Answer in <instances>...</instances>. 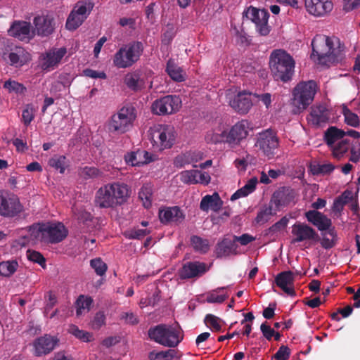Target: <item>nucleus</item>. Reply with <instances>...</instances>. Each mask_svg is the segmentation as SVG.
I'll return each instance as SVG.
<instances>
[{"instance_id": "f257e3e1", "label": "nucleus", "mask_w": 360, "mask_h": 360, "mask_svg": "<svg viewBox=\"0 0 360 360\" xmlns=\"http://www.w3.org/2000/svg\"><path fill=\"white\" fill-rule=\"evenodd\" d=\"M269 66L276 80L288 82L294 75L295 60L286 51L278 49L270 56Z\"/></svg>"}, {"instance_id": "f03ea898", "label": "nucleus", "mask_w": 360, "mask_h": 360, "mask_svg": "<svg viewBox=\"0 0 360 360\" xmlns=\"http://www.w3.org/2000/svg\"><path fill=\"white\" fill-rule=\"evenodd\" d=\"M148 335L151 340L167 347H175L183 340L181 330L167 324H159L150 328Z\"/></svg>"}, {"instance_id": "7ed1b4c3", "label": "nucleus", "mask_w": 360, "mask_h": 360, "mask_svg": "<svg viewBox=\"0 0 360 360\" xmlns=\"http://www.w3.org/2000/svg\"><path fill=\"white\" fill-rule=\"evenodd\" d=\"M136 118V110L131 105L123 106L113 114L108 123V130L117 134H122L132 128Z\"/></svg>"}, {"instance_id": "20e7f679", "label": "nucleus", "mask_w": 360, "mask_h": 360, "mask_svg": "<svg viewBox=\"0 0 360 360\" xmlns=\"http://www.w3.org/2000/svg\"><path fill=\"white\" fill-rule=\"evenodd\" d=\"M317 91L316 82L314 80L300 82L293 89V103L299 110H305L313 102Z\"/></svg>"}, {"instance_id": "39448f33", "label": "nucleus", "mask_w": 360, "mask_h": 360, "mask_svg": "<svg viewBox=\"0 0 360 360\" xmlns=\"http://www.w3.org/2000/svg\"><path fill=\"white\" fill-rule=\"evenodd\" d=\"M341 46H312L310 58L316 65L329 68L342 58Z\"/></svg>"}, {"instance_id": "423d86ee", "label": "nucleus", "mask_w": 360, "mask_h": 360, "mask_svg": "<svg viewBox=\"0 0 360 360\" xmlns=\"http://www.w3.org/2000/svg\"><path fill=\"white\" fill-rule=\"evenodd\" d=\"M250 124L246 120L236 123L229 132L224 131L220 135H214L213 141L228 143L231 146L238 145L248 135Z\"/></svg>"}, {"instance_id": "0eeeda50", "label": "nucleus", "mask_w": 360, "mask_h": 360, "mask_svg": "<svg viewBox=\"0 0 360 360\" xmlns=\"http://www.w3.org/2000/svg\"><path fill=\"white\" fill-rule=\"evenodd\" d=\"M255 146L259 148L267 159H273L279 146V139L276 133L270 129L259 133Z\"/></svg>"}, {"instance_id": "6e6552de", "label": "nucleus", "mask_w": 360, "mask_h": 360, "mask_svg": "<svg viewBox=\"0 0 360 360\" xmlns=\"http://www.w3.org/2000/svg\"><path fill=\"white\" fill-rule=\"evenodd\" d=\"M150 139L160 150L169 148L174 144L175 131L172 126L158 124L150 128Z\"/></svg>"}, {"instance_id": "1a4fd4ad", "label": "nucleus", "mask_w": 360, "mask_h": 360, "mask_svg": "<svg viewBox=\"0 0 360 360\" xmlns=\"http://www.w3.org/2000/svg\"><path fill=\"white\" fill-rule=\"evenodd\" d=\"M93 7L94 4L89 1H78L67 19V29L75 30L78 28L89 15Z\"/></svg>"}, {"instance_id": "9d476101", "label": "nucleus", "mask_w": 360, "mask_h": 360, "mask_svg": "<svg viewBox=\"0 0 360 360\" xmlns=\"http://www.w3.org/2000/svg\"><path fill=\"white\" fill-rule=\"evenodd\" d=\"M66 53L67 50L65 46L58 49L53 47L40 54L39 57V66L45 72L53 70L59 65Z\"/></svg>"}, {"instance_id": "9b49d317", "label": "nucleus", "mask_w": 360, "mask_h": 360, "mask_svg": "<svg viewBox=\"0 0 360 360\" xmlns=\"http://www.w3.org/2000/svg\"><path fill=\"white\" fill-rule=\"evenodd\" d=\"M244 15L255 24L256 30L260 35L266 36L269 34L271 26L268 22L269 14L266 10L250 6L244 12Z\"/></svg>"}, {"instance_id": "f8f14e48", "label": "nucleus", "mask_w": 360, "mask_h": 360, "mask_svg": "<svg viewBox=\"0 0 360 360\" xmlns=\"http://www.w3.org/2000/svg\"><path fill=\"white\" fill-rule=\"evenodd\" d=\"M181 105L180 98L175 95H167L155 100L152 104V112L158 115H167L177 112Z\"/></svg>"}, {"instance_id": "ddd939ff", "label": "nucleus", "mask_w": 360, "mask_h": 360, "mask_svg": "<svg viewBox=\"0 0 360 360\" xmlns=\"http://www.w3.org/2000/svg\"><path fill=\"white\" fill-rule=\"evenodd\" d=\"M140 46L122 47L115 55L114 65L118 68H127L131 67L139 58Z\"/></svg>"}, {"instance_id": "4468645a", "label": "nucleus", "mask_w": 360, "mask_h": 360, "mask_svg": "<svg viewBox=\"0 0 360 360\" xmlns=\"http://www.w3.org/2000/svg\"><path fill=\"white\" fill-rule=\"evenodd\" d=\"M296 194L294 189L288 186H282L276 190L269 200L278 212L288 207L291 203H295Z\"/></svg>"}, {"instance_id": "2eb2a0df", "label": "nucleus", "mask_w": 360, "mask_h": 360, "mask_svg": "<svg viewBox=\"0 0 360 360\" xmlns=\"http://www.w3.org/2000/svg\"><path fill=\"white\" fill-rule=\"evenodd\" d=\"M292 234L294 238L292 243H300L304 240L319 241L320 237L316 231L304 223L297 222L292 226Z\"/></svg>"}, {"instance_id": "dca6fc26", "label": "nucleus", "mask_w": 360, "mask_h": 360, "mask_svg": "<svg viewBox=\"0 0 360 360\" xmlns=\"http://www.w3.org/2000/svg\"><path fill=\"white\" fill-rule=\"evenodd\" d=\"M22 211V206L19 199L15 196H4L0 198V215L13 217Z\"/></svg>"}, {"instance_id": "f3484780", "label": "nucleus", "mask_w": 360, "mask_h": 360, "mask_svg": "<svg viewBox=\"0 0 360 360\" xmlns=\"http://www.w3.org/2000/svg\"><path fill=\"white\" fill-rule=\"evenodd\" d=\"M45 243H58L63 240L68 236V230L60 223H46Z\"/></svg>"}, {"instance_id": "a211bd4d", "label": "nucleus", "mask_w": 360, "mask_h": 360, "mask_svg": "<svg viewBox=\"0 0 360 360\" xmlns=\"http://www.w3.org/2000/svg\"><path fill=\"white\" fill-rule=\"evenodd\" d=\"M208 271L207 264L198 261L185 263L179 271L181 279H189L202 276Z\"/></svg>"}, {"instance_id": "6ab92c4d", "label": "nucleus", "mask_w": 360, "mask_h": 360, "mask_svg": "<svg viewBox=\"0 0 360 360\" xmlns=\"http://www.w3.org/2000/svg\"><path fill=\"white\" fill-rule=\"evenodd\" d=\"M307 11L314 16L321 17L330 13L333 8L331 0H304Z\"/></svg>"}, {"instance_id": "aec40b11", "label": "nucleus", "mask_w": 360, "mask_h": 360, "mask_svg": "<svg viewBox=\"0 0 360 360\" xmlns=\"http://www.w3.org/2000/svg\"><path fill=\"white\" fill-rule=\"evenodd\" d=\"M8 32L10 36L26 43L34 36V31L31 30L30 24L25 21L14 22Z\"/></svg>"}, {"instance_id": "412c9836", "label": "nucleus", "mask_w": 360, "mask_h": 360, "mask_svg": "<svg viewBox=\"0 0 360 360\" xmlns=\"http://www.w3.org/2000/svg\"><path fill=\"white\" fill-rule=\"evenodd\" d=\"M58 339L50 335H45L37 338L34 343V354L41 356L52 352L58 343Z\"/></svg>"}, {"instance_id": "4be33fe9", "label": "nucleus", "mask_w": 360, "mask_h": 360, "mask_svg": "<svg viewBox=\"0 0 360 360\" xmlns=\"http://www.w3.org/2000/svg\"><path fill=\"white\" fill-rule=\"evenodd\" d=\"M295 274L291 271H285L278 274L274 279L275 284L287 295L294 297L296 292L294 290Z\"/></svg>"}, {"instance_id": "5701e85b", "label": "nucleus", "mask_w": 360, "mask_h": 360, "mask_svg": "<svg viewBox=\"0 0 360 360\" xmlns=\"http://www.w3.org/2000/svg\"><path fill=\"white\" fill-rule=\"evenodd\" d=\"M146 74L138 69L128 72L124 78V83L128 89L133 91H139L146 86Z\"/></svg>"}, {"instance_id": "b1692460", "label": "nucleus", "mask_w": 360, "mask_h": 360, "mask_svg": "<svg viewBox=\"0 0 360 360\" xmlns=\"http://www.w3.org/2000/svg\"><path fill=\"white\" fill-rule=\"evenodd\" d=\"M307 220L321 231H327L332 226L331 219L318 210H309L305 212Z\"/></svg>"}, {"instance_id": "393cba45", "label": "nucleus", "mask_w": 360, "mask_h": 360, "mask_svg": "<svg viewBox=\"0 0 360 360\" xmlns=\"http://www.w3.org/2000/svg\"><path fill=\"white\" fill-rule=\"evenodd\" d=\"M238 245L233 239L225 236L219 240L214 249V254L217 258L227 257L231 255H237Z\"/></svg>"}, {"instance_id": "a878e982", "label": "nucleus", "mask_w": 360, "mask_h": 360, "mask_svg": "<svg viewBox=\"0 0 360 360\" xmlns=\"http://www.w3.org/2000/svg\"><path fill=\"white\" fill-rule=\"evenodd\" d=\"M231 107L240 114H246L252 106L250 94L239 92L230 101Z\"/></svg>"}, {"instance_id": "bb28decb", "label": "nucleus", "mask_w": 360, "mask_h": 360, "mask_svg": "<svg viewBox=\"0 0 360 360\" xmlns=\"http://www.w3.org/2000/svg\"><path fill=\"white\" fill-rule=\"evenodd\" d=\"M95 203L100 208H115L116 205L112 197L109 184L101 186L96 193Z\"/></svg>"}, {"instance_id": "cd10ccee", "label": "nucleus", "mask_w": 360, "mask_h": 360, "mask_svg": "<svg viewBox=\"0 0 360 360\" xmlns=\"http://www.w3.org/2000/svg\"><path fill=\"white\" fill-rule=\"evenodd\" d=\"M109 188L112 191L116 207L120 206L127 202L130 195V190L127 184L114 182L109 184Z\"/></svg>"}, {"instance_id": "c85d7f7f", "label": "nucleus", "mask_w": 360, "mask_h": 360, "mask_svg": "<svg viewBox=\"0 0 360 360\" xmlns=\"http://www.w3.org/2000/svg\"><path fill=\"white\" fill-rule=\"evenodd\" d=\"M124 160L128 165L131 166H141L153 161L152 155L144 150L128 153L124 155Z\"/></svg>"}, {"instance_id": "c756f323", "label": "nucleus", "mask_w": 360, "mask_h": 360, "mask_svg": "<svg viewBox=\"0 0 360 360\" xmlns=\"http://www.w3.org/2000/svg\"><path fill=\"white\" fill-rule=\"evenodd\" d=\"M159 218L160 221L163 224L170 222L179 223L184 219V215L179 207L174 206L160 210L159 212Z\"/></svg>"}, {"instance_id": "7c9ffc66", "label": "nucleus", "mask_w": 360, "mask_h": 360, "mask_svg": "<svg viewBox=\"0 0 360 360\" xmlns=\"http://www.w3.org/2000/svg\"><path fill=\"white\" fill-rule=\"evenodd\" d=\"M330 119V112L323 105H314L311 107L309 121L316 127L326 124Z\"/></svg>"}, {"instance_id": "2f4dec72", "label": "nucleus", "mask_w": 360, "mask_h": 360, "mask_svg": "<svg viewBox=\"0 0 360 360\" xmlns=\"http://www.w3.org/2000/svg\"><path fill=\"white\" fill-rule=\"evenodd\" d=\"M223 201L217 193H214L212 195H206L204 196L200 204L201 210L207 212L211 210L214 212H218L222 207Z\"/></svg>"}, {"instance_id": "473e14b6", "label": "nucleus", "mask_w": 360, "mask_h": 360, "mask_svg": "<svg viewBox=\"0 0 360 360\" xmlns=\"http://www.w3.org/2000/svg\"><path fill=\"white\" fill-rule=\"evenodd\" d=\"M35 30L41 36H48L52 33L53 27L52 20L48 16L39 15L34 19Z\"/></svg>"}, {"instance_id": "72a5a7b5", "label": "nucleus", "mask_w": 360, "mask_h": 360, "mask_svg": "<svg viewBox=\"0 0 360 360\" xmlns=\"http://www.w3.org/2000/svg\"><path fill=\"white\" fill-rule=\"evenodd\" d=\"M18 48L16 52H11L8 55V59L11 65L22 66L27 61L30 60L29 53H24L22 46H16Z\"/></svg>"}, {"instance_id": "f704fd0d", "label": "nucleus", "mask_w": 360, "mask_h": 360, "mask_svg": "<svg viewBox=\"0 0 360 360\" xmlns=\"http://www.w3.org/2000/svg\"><path fill=\"white\" fill-rule=\"evenodd\" d=\"M166 72L171 79L175 82H183L185 79L182 68L178 66L172 59L167 61Z\"/></svg>"}, {"instance_id": "c9c22d12", "label": "nucleus", "mask_w": 360, "mask_h": 360, "mask_svg": "<svg viewBox=\"0 0 360 360\" xmlns=\"http://www.w3.org/2000/svg\"><path fill=\"white\" fill-rule=\"evenodd\" d=\"M257 179L253 177L250 179L247 184L241 188L237 190L231 197V200L233 201L240 198L245 197L252 193L256 188Z\"/></svg>"}, {"instance_id": "e433bc0d", "label": "nucleus", "mask_w": 360, "mask_h": 360, "mask_svg": "<svg viewBox=\"0 0 360 360\" xmlns=\"http://www.w3.org/2000/svg\"><path fill=\"white\" fill-rule=\"evenodd\" d=\"M345 135L346 133L342 129L336 127H330L325 132L324 139L328 146H333L337 141L342 139Z\"/></svg>"}, {"instance_id": "4c0bfd02", "label": "nucleus", "mask_w": 360, "mask_h": 360, "mask_svg": "<svg viewBox=\"0 0 360 360\" xmlns=\"http://www.w3.org/2000/svg\"><path fill=\"white\" fill-rule=\"evenodd\" d=\"M276 208L269 202L268 205L263 206L258 212L255 221L259 224H264L269 220L270 216L276 215L278 212Z\"/></svg>"}, {"instance_id": "58836bf2", "label": "nucleus", "mask_w": 360, "mask_h": 360, "mask_svg": "<svg viewBox=\"0 0 360 360\" xmlns=\"http://www.w3.org/2000/svg\"><path fill=\"white\" fill-rule=\"evenodd\" d=\"M311 45H341V41L335 35L319 34L314 37Z\"/></svg>"}, {"instance_id": "ea45409f", "label": "nucleus", "mask_w": 360, "mask_h": 360, "mask_svg": "<svg viewBox=\"0 0 360 360\" xmlns=\"http://www.w3.org/2000/svg\"><path fill=\"white\" fill-rule=\"evenodd\" d=\"M190 241L195 252L205 254L210 250V243L207 239L202 238L198 236H192Z\"/></svg>"}, {"instance_id": "a19ab883", "label": "nucleus", "mask_w": 360, "mask_h": 360, "mask_svg": "<svg viewBox=\"0 0 360 360\" xmlns=\"http://www.w3.org/2000/svg\"><path fill=\"white\" fill-rule=\"evenodd\" d=\"M18 268V263L16 260H7L0 262V276L11 277L15 274Z\"/></svg>"}, {"instance_id": "79ce46f5", "label": "nucleus", "mask_w": 360, "mask_h": 360, "mask_svg": "<svg viewBox=\"0 0 360 360\" xmlns=\"http://www.w3.org/2000/svg\"><path fill=\"white\" fill-rule=\"evenodd\" d=\"M153 187L150 184H144L139 192V198L146 208H149L152 204Z\"/></svg>"}, {"instance_id": "37998d69", "label": "nucleus", "mask_w": 360, "mask_h": 360, "mask_svg": "<svg viewBox=\"0 0 360 360\" xmlns=\"http://www.w3.org/2000/svg\"><path fill=\"white\" fill-rule=\"evenodd\" d=\"M46 223L34 224L28 227V231L32 238L45 243Z\"/></svg>"}, {"instance_id": "c03bdc74", "label": "nucleus", "mask_w": 360, "mask_h": 360, "mask_svg": "<svg viewBox=\"0 0 360 360\" xmlns=\"http://www.w3.org/2000/svg\"><path fill=\"white\" fill-rule=\"evenodd\" d=\"M335 169V166L331 163L314 164L310 165V170L314 175L329 174Z\"/></svg>"}, {"instance_id": "a18cd8bd", "label": "nucleus", "mask_w": 360, "mask_h": 360, "mask_svg": "<svg viewBox=\"0 0 360 360\" xmlns=\"http://www.w3.org/2000/svg\"><path fill=\"white\" fill-rule=\"evenodd\" d=\"M92 303L93 299L91 297H86L82 295H79L76 301L77 316H79L82 315V310L87 309L89 311Z\"/></svg>"}, {"instance_id": "49530a36", "label": "nucleus", "mask_w": 360, "mask_h": 360, "mask_svg": "<svg viewBox=\"0 0 360 360\" xmlns=\"http://www.w3.org/2000/svg\"><path fill=\"white\" fill-rule=\"evenodd\" d=\"M49 165L60 171V173L63 174L68 165L66 157L64 155L54 156L49 161Z\"/></svg>"}, {"instance_id": "de8ad7c7", "label": "nucleus", "mask_w": 360, "mask_h": 360, "mask_svg": "<svg viewBox=\"0 0 360 360\" xmlns=\"http://www.w3.org/2000/svg\"><path fill=\"white\" fill-rule=\"evenodd\" d=\"M4 88L7 89L10 93L14 92L17 94H24L27 90L26 87L22 84L12 79L6 81L4 84Z\"/></svg>"}, {"instance_id": "09e8293b", "label": "nucleus", "mask_w": 360, "mask_h": 360, "mask_svg": "<svg viewBox=\"0 0 360 360\" xmlns=\"http://www.w3.org/2000/svg\"><path fill=\"white\" fill-rule=\"evenodd\" d=\"M342 114L345 117V122L347 124L353 127H357L359 126L360 120L356 113L345 107L342 110Z\"/></svg>"}, {"instance_id": "8fccbe9b", "label": "nucleus", "mask_w": 360, "mask_h": 360, "mask_svg": "<svg viewBox=\"0 0 360 360\" xmlns=\"http://www.w3.org/2000/svg\"><path fill=\"white\" fill-rule=\"evenodd\" d=\"M70 333L83 342H88L92 340V334L79 329L75 325H71L68 329Z\"/></svg>"}, {"instance_id": "3c124183", "label": "nucleus", "mask_w": 360, "mask_h": 360, "mask_svg": "<svg viewBox=\"0 0 360 360\" xmlns=\"http://www.w3.org/2000/svg\"><path fill=\"white\" fill-rule=\"evenodd\" d=\"M176 351L174 349H168L167 351H161L156 352H150L148 355L150 360H162L163 359H172L176 356Z\"/></svg>"}, {"instance_id": "603ef678", "label": "nucleus", "mask_w": 360, "mask_h": 360, "mask_svg": "<svg viewBox=\"0 0 360 360\" xmlns=\"http://www.w3.org/2000/svg\"><path fill=\"white\" fill-rule=\"evenodd\" d=\"M79 175L85 179H89L101 176L102 172L95 167L86 166L80 169Z\"/></svg>"}, {"instance_id": "864d4df0", "label": "nucleus", "mask_w": 360, "mask_h": 360, "mask_svg": "<svg viewBox=\"0 0 360 360\" xmlns=\"http://www.w3.org/2000/svg\"><path fill=\"white\" fill-rule=\"evenodd\" d=\"M349 148V141L342 140L333 148V155L335 158L340 160L347 152Z\"/></svg>"}, {"instance_id": "5fc2aeb1", "label": "nucleus", "mask_w": 360, "mask_h": 360, "mask_svg": "<svg viewBox=\"0 0 360 360\" xmlns=\"http://www.w3.org/2000/svg\"><path fill=\"white\" fill-rule=\"evenodd\" d=\"M204 321L206 326L211 328L212 330L219 332L221 330V319L213 314H207Z\"/></svg>"}, {"instance_id": "6e6d98bb", "label": "nucleus", "mask_w": 360, "mask_h": 360, "mask_svg": "<svg viewBox=\"0 0 360 360\" xmlns=\"http://www.w3.org/2000/svg\"><path fill=\"white\" fill-rule=\"evenodd\" d=\"M198 170H185L180 173V180L186 184H196Z\"/></svg>"}, {"instance_id": "4d7b16f0", "label": "nucleus", "mask_w": 360, "mask_h": 360, "mask_svg": "<svg viewBox=\"0 0 360 360\" xmlns=\"http://www.w3.org/2000/svg\"><path fill=\"white\" fill-rule=\"evenodd\" d=\"M90 265L98 276H103L107 271V265L101 258H95L90 261Z\"/></svg>"}, {"instance_id": "13d9d810", "label": "nucleus", "mask_w": 360, "mask_h": 360, "mask_svg": "<svg viewBox=\"0 0 360 360\" xmlns=\"http://www.w3.org/2000/svg\"><path fill=\"white\" fill-rule=\"evenodd\" d=\"M150 233L147 229H131L126 231L124 236L127 239H142Z\"/></svg>"}, {"instance_id": "bf43d9fd", "label": "nucleus", "mask_w": 360, "mask_h": 360, "mask_svg": "<svg viewBox=\"0 0 360 360\" xmlns=\"http://www.w3.org/2000/svg\"><path fill=\"white\" fill-rule=\"evenodd\" d=\"M225 288L226 287L218 288L214 291V292L209 294L207 296V302L209 303H222L223 302H224L228 298V295H217L215 292H219L221 290H224Z\"/></svg>"}, {"instance_id": "052dcab7", "label": "nucleus", "mask_w": 360, "mask_h": 360, "mask_svg": "<svg viewBox=\"0 0 360 360\" xmlns=\"http://www.w3.org/2000/svg\"><path fill=\"white\" fill-rule=\"evenodd\" d=\"M34 118V110L32 105H27L22 112V122L27 127Z\"/></svg>"}, {"instance_id": "680f3d73", "label": "nucleus", "mask_w": 360, "mask_h": 360, "mask_svg": "<svg viewBox=\"0 0 360 360\" xmlns=\"http://www.w3.org/2000/svg\"><path fill=\"white\" fill-rule=\"evenodd\" d=\"M27 257L30 261L37 263L42 267L46 266V259L39 252L29 250L27 251Z\"/></svg>"}, {"instance_id": "e2e57ef3", "label": "nucleus", "mask_w": 360, "mask_h": 360, "mask_svg": "<svg viewBox=\"0 0 360 360\" xmlns=\"http://www.w3.org/2000/svg\"><path fill=\"white\" fill-rule=\"evenodd\" d=\"M288 218L286 217H282L279 221L276 222L268 229V233H275L285 229L288 226Z\"/></svg>"}, {"instance_id": "0e129e2a", "label": "nucleus", "mask_w": 360, "mask_h": 360, "mask_svg": "<svg viewBox=\"0 0 360 360\" xmlns=\"http://www.w3.org/2000/svg\"><path fill=\"white\" fill-rule=\"evenodd\" d=\"M290 355V350L288 346L281 345L274 354L276 360H288Z\"/></svg>"}, {"instance_id": "69168bd1", "label": "nucleus", "mask_w": 360, "mask_h": 360, "mask_svg": "<svg viewBox=\"0 0 360 360\" xmlns=\"http://www.w3.org/2000/svg\"><path fill=\"white\" fill-rule=\"evenodd\" d=\"M120 319L124 321L127 324L136 325L139 323L138 317L133 312H123L120 315Z\"/></svg>"}, {"instance_id": "338daca9", "label": "nucleus", "mask_w": 360, "mask_h": 360, "mask_svg": "<svg viewBox=\"0 0 360 360\" xmlns=\"http://www.w3.org/2000/svg\"><path fill=\"white\" fill-rule=\"evenodd\" d=\"M105 323V316L103 312L98 311L96 314L93 322L92 327L94 329H99Z\"/></svg>"}, {"instance_id": "774afa93", "label": "nucleus", "mask_w": 360, "mask_h": 360, "mask_svg": "<svg viewBox=\"0 0 360 360\" xmlns=\"http://www.w3.org/2000/svg\"><path fill=\"white\" fill-rule=\"evenodd\" d=\"M360 7V0H343V10L349 12Z\"/></svg>"}]
</instances>
